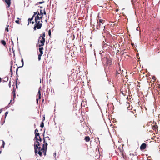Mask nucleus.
I'll return each mask as SVG.
<instances>
[{"instance_id":"7c9ffc66","label":"nucleus","mask_w":160,"mask_h":160,"mask_svg":"<svg viewBox=\"0 0 160 160\" xmlns=\"http://www.w3.org/2000/svg\"><path fill=\"white\" fill-rule=\"evenodd\" d=\"M8 111H7L6 112H5V119L7 116V115L8 114Z\"/></svg>"},{"instance_id":"0e129e2a","label":"nucleus","mask_w":160,"mask_h":160,"mask_svg":"<svg viewBox=\"0 0 160 160\" xmlns=\"http://www.w3.org/2000/svg\"><path fill=\"white\" fill-rule=\"evenodd\" d=\"M45 22H47V19L45 20Z\"/></svg>"},{"instance_id":"72a5a7b5","label":"nucleus","mask_w":160,"mask_h":160,"mask_svg":"<svg viewBox=\"0 0 160 160\" xmlns=\"http://www.w3.org/2000/svg\"><path fill=\"white\" fill-rule=\"evenodd\" d=\"M40 13H39V15H41L42 14V10L41 9H40Z\"/></svg>"},{"instance_id":"6e6552de","label":"nucleus","mask_w":160,"mask_h":160,"mask_svg":"<svg viewBox=\"0 0 160 160\" xmlns=\"http://www.w3.org/2000/svg\"><path fill=\"white\" fill-rule=\"evenodd\" d=\"M45 117H43V120L42 121V122L41 123V124H40V127L42 128H43L44 126V122H43V121L45 120Z\"/></svg>"},{"instance_id":"603ef678","label":"nucleus","mask_w":160,"mask_h":160,"mask_svg":"<svg viewBox=\"0 0 160 160\" xmlns=\"http://www.w3.org/2000/svg\"><path fill=\"white\" fill-rule=\"evenodd\" d=\"M41 98V95H39L38 99H40Z\"/></svg>"},{"instance_id":"412c9836","label":"nucleus","mask_w":160,"mask_h":160,"mask_svg":"<svg viewBox=\"0 0 160 160\" xmlns=\"http://www.w3.org/2000/svg\"><path fill=\"white\" fill-rule=\"evenodd\" d=\"M44 2H45L44 1L40 2H39L38 3H37L35 5H38L39 4H42V3H44Z\"/></svg>"},{"instance_id":"a211bd4d","label":"nucleus","mask_w":160,"mask_h":160,"mask_svg":"<svg viewBox=\"0 0 160 160\" xmlns=\"http://www.w3.org/2000/svg\"><path fill=\"white\" fill-rule=\"evenodd\" d=\"M5 80H3V82H7L8 80V77H6L4 78Z\"/></svg>"},{"instance_id":"0eeeda50","label":"nucleus","mask_w":160,"mask_h":160,"mask_svg":"<svg viewBox=\"0 0 160 160\" xmlns=\"http://www.w3.org/2000/svg\"><path fill=\"white\" fill-rule=\"evenodd\" d=\"M42 16L39 17V16H36L35 18V21H38V20L42 19Z\"/></svg>"},{"instance_id":"58836bf2","label":"nucleus","mask_w":160,"mask_h":160,"mask_svg":"<svg viewBox=\"0 0 160 160\" xmlns=\"http://www.w3.org/2000/svg\"><path fill=\"white\" fill-rule=\"evenodd\" d=\"M38 94H39V95H41V92H40V89L39 90H38Z\"/></svg>"},{"instance_id":"6e6d98bb","label":"nucleus","mask_w":160,"mask_h":160,"mask_svg":"<svg viewBox=\"0 0 160 160\" xmlns=\"http://www.w3.org/2000/svg\"><path fill=\"white\" fill-rule=\"evenodd\" d=\"M35 15H34V14L33 15V16H32V18L33 19V18L35 16Z\"/></svg>"},{"instance_id":"423d86ee","label":"nucleus","mask_w":160,"mask_h":160,"mask_svg":"<svg viewBox=\"0 0 160 160\" xmlns=\"http://www.w3.org/2000/svg\"><path fill=\"white\" fill-rule=\"evenodd\" d=\"M5 2L8 5L7 7L8 8L9 7L11 3V0H5Z\"/></svg>"},{"instance_id":"2f4dec72","label":"nucleus","mask_w":160,"mask_h":160,"mask_svg":"<svg viewBox=\"0 0 160 160\" xmlns=\"http://www.w3.org/2000/svg\"><path fill=\"white\" fill-rule=\"evenodd\" d=\"M46 15V13L45 10V8H44L43 10V12H42V15Z\"/></svg>"},{"instance_id":"9b49d317","label":"nucleus","mask_w":160,"mask_h":160,"mask_svg":"<svg viewBox=\"0 0 160 160\" xmlns=\"http://www.w3.org/2000/svg\"><path fill=\"white\" fill-rule=\"evenodd\" d=\"M39 51L40 52V53H42L43 54V47H39Z\"/></svg>"},{"instance_id":"a19ab883","label":"nucleus","mask_w":160,"mask_h":160,"mask_svg":"<svg viewBox=\"0 0 160 160\" xmlns=\"http://www.w3.org/2000/svg\"><path fill=\"white\" fill-rule=\"evenodd\" d=\"M45 129H44V131L42 134V136H43V137H44V134H45Z\"/></svg>"},{"instance_id":"338daca9","label":"nucleus","mask_w":160,"mask_h":160,"mask_svg":"<svg viewBox=\"0 0 160 160\" xmlns=\"http://www.w3.org/2000/svg\"><path fill=\"white\" fill-rule=\"evenodd\" d=\"M134 116H135V117H137V114H135Z\"/></svg>"},{"instance_id":"b1692460","label":"nucleus","mask_w":160,"mask_h":160,"mask_svg":"<svg viewBox=\"0 0 160 160\" xmlns=\"http://www.w3.org/2000/svg\"><path fill=\"white\" fill-rule=\"evenodd\" d=\"M35 133V136H36V137H39L40 136V134L38 132H36V133Z\"/></svg>"},{"instance_id":"1a4fd4ad","label":"nucleus","mask_w":160,"mask_h":160,"mask_svg":"<svg viewBox=\"0 0 160 160\" xmlns=\"http://www.w3.org/2000/svg\"><path fill=\"white\" fill-rule=\"evenodd\" d=\"M36 145H37L38 146H40V144L38 141H36L34 142V147H35Z\"/></svg>"},{"instance_id":"69168bd1","label":"nucleus","mask_w":160,"mask_h":160,"mask_svg":"<svg viewBox=\"0 0 160 160\" xmlns=\"http://www.w3.org/2000/svg\"><path fill=\"white\" fill-rule=\"evenodd\" d=\"M116 11L117 12V11H118V9H117L116 10Z\"/></svg>"},{"instance_id":"2eb2a0df","label":"nucleus","mask_w":160,"mask_h":160,"mask_svg":"<svg viewBox=\"0 0 160 160\" xmlns=\"http://www.w3.org/2000/svg\"><path fill=\"white\" fill-rule=\"evenodd\" d=\"M104 21L103 20L100 19L99 21V27H100L101 25V23H102V24H103L102 22Z\"/></svg>"},{"instance_id":"c03bdc74","label":"nucleus","mask_w":160,"mask_h":160,"mask_svg":"<svg viewBox=\"0 0 160 160\" xmlns=\"http://www.w3.org/2000/svg\"><path fill=\"white\" fill-rule=\"evenodd\" d=\"M38 130L37 129H35V132H34V133H36V132H38Z\"/></svg>"},{"instance_id":"bb28decb","label":"nucleus","mask_w":160,"mask_h":160,"mask_svg":"<svg viewBox=\"0 0 160 160\" xmlns=\"http://www.w3.org/2000/svg\"><path fill=\"white\" fill-rule=\"evenodd\" d=\"M43 143H44V144L45 146H46V148H48V144L47 142L46 141L45 142H43Z\"/></svg>"},{"instance_id":"f03ea898","label":"nucleus","mask_w":160,"mask_h":160,"mask_svg":"<svg viewBox=\"0 0 160 160\" xmlns=\"http://www.w3.org/2000/svg\"><path fill=\"white\" fill-rule=\"evenodd\" d=\"M102 62L103 63L104 62V61H106V64L107 66L110 65L112 63V61L111 59L109 58H107V57H104L103 59H102Z\"/></svg>"},{"instance_id":"49530a36","label":"nucleus","mask_w":160,"mask_h":160,"mask_svg":"<svg viewBox=\"0 0 160 160\" xmlns=\"http://www.w3.org/2000/svg\"><path fill=\"white\" fill-rule=\"evenodd\" d=\"M45 149H44V148H41V149L40 150H41V151H43V150H44Z\"/></svg>"},{"instance_id":"aec40b11","label":"nucleus","mask_w":160,"mask_h":160,"mask_svg":"<svg viewBox=\"0 0 160 160\" xmlns=\"http://www.w3.org/2000/svg\"><path fill=\"white\" fill-rule=\"evenodd\" d=\"M21 62L22 63V66H19V67H23V66L24 65V61H23V59L22 58Z\"/></svg>"},{"instance_id":"f257e3e1","label":"nucleus","mask_w":160,"mask_h":160,"mask_svg":"<svg viewBox=\"0 0 160 160\" xmlns=\"http://www.w3.org/2000/svg\"><path fill=\"white\" fill-rule=\"evenodd\" d=\"M35 24L34 25L33 29L34 31L36 30V29H40L42 26V24L40 23V21H35Z\"/></svg>"},{"instance_id":"473e14b6","label":"nucleus","mask_w":160,"mask_h":160,"mask_svg":"<svg viewBox=\"0 0 160 160\" xmlns=\"http://www.w3.org/2000/svg\"><path fill=\"white\" fill-rule=\"evenodd\" d=\"M103 42L104 43L103 44V47H106L108 46V45H107V44L104 43V41Z\"/></svg>"},{"instance_id":"09e8293b","label":"nucleus","mask_w":160,"mask_h":160,"mask_svg":"<svg viewBox=\"0 0 160 160\" xmlns=\"http://www.w3.org/2000/svg\"><path fill=\"white\" fill-rule=\"evenodd\" d=\"M45 138V137H43V139H42V140L43 141V142H45V141H46Z\"/></svg>"},{"instance_id":"f3484780","label":"nucleus","mask_w":160,"mask_h":160,"mask_svg":"<svg viewBox=\"0 0 160 160\" xmlns=\"http://www.w3.org/2000/svg\"><path fill=\"white\" fill-rule=\"evenodd\" d=\"M13 91H12V92L13 93V94L14 99V98L16 97V93H15V89H14V87H13Z\"/></svg>"},{"instance_id":"bf43d9fd","label":"nucleus","mask_w":160,"mask_h":160,"mask_svg":"<svg viewBox=\"0 0 160 160\" xmlns=\"http://www.w3.org/2000/svg\"><path fill=\"white\" fill-rule=\"evenodd\" d=\"M36 101H37V104H38V99H37Z\"/></svg>"},{"instance_id":"5701e85b","label":"nucleus","mask_w":160,"mask_h":160,"mask_svg":"<svg viewBox=\"0 0 160 160\" xmlns=\"http://www.w3.org/2000/svg\"><path fill=\"white\" fill-rule=\"evenodd\" d=\"M33 20V19L32 18H29L28 19V25L29 24V23H30V22H31V21L32 20Z\"/></svg>"},{"instance_id":"9d476101","label":"nucleus","mask_w":160,"mask_h":160,"mask_svg":"<svg viewBox=\"0 0 160 160\" xmlns=\"http://www.w3.org/2000/svg\"><path fill=\"white\" fill-rule=\"evenodd\" d=\"M84 140L86 142H88L90 140V138L89 136H86L85 137Z\"/></svg>"},{"instance_id":"a18cd8bd","label":"nucleus","mask_w":160,"mask_h":160,"mask_svg":"<svg viewBox=\"0 0 160 160\" xmlns=\"http://www.w3.org/2000/svg\"><path fill=\"white\" fill-rule=\"evenodd\" d=\"M152 78L153 79V80H154L155 79V76H152Z\"/></svg>"},{"instance_id":"f8f14e48","label":"nucleus","mask_w":160,"mask_h":160,"mask_svg":"<svg viewBox=\"0 0 160 160\" xmlns=\"http://www.w3.org/2000/svg\"><path fill=\"white\" fill-rule=\"evenodd\" d=\"M16 74V83H15V84H16V87L17 88H18V85H17V80H18V72L17 73V74Z\"/></svg>"},{"instance_id":"37998d69","label":"nucleus","mask_w":160,"mask_h":160,"mask_svg":"<svg viewBox=\"0 0 160 160\" xmlns=\"http://www.w3.org/2000/svg\"><path fill=\"white\" fill-rule=\"evenodd\" d=\"M45 138H47V139H48L49 140H50V138L49 137H48V136H47V137H46Z\"/></svg>"},{"instance_id":"a878e982","label":"nucleus","mask_w":160,"mask_h":160,"mask_svg":"<svg viewBox=\"0 0 160 160\" xmlns=\"http://www.w3.org/2000/svg\"><path fill=\"white\" fill-rule=\"evenodd\" d=\"M7 27L6 28H5V31H7V32L9 31V29H8V27L9 26V25H8V24L7 25Z\"/></svg>"},{"instance_id":"774afa93","label":"nucleus","mask_w":160,"mask_h":160,"mask_svg":"<svg viewBox=\"0 0 160 160\" xmlns=\"http://www.w3.org/2000/svg\"><path fill=\"white\" fill-rule=\"evenodd\" d=\"M138 28H136V30H138Z\"/></svg>"},{"instance_id":"ea45409f","label":"nucleus","mask_w":160,"mask_h":160,"mask_svg":"<svg viewBox=\"0 0 160 160\" xmlns=\"http://www.w3.org/2000/svg\"><path fill=\"white\" fill-rule=\"evenodd\" d=\"M43 54L39 53L38 54V56L41 57V56Z\"/></svg>"},{"instance_id":"4be33fe9","label":"nucleus","mask_w":160,"mask_h":160,"mask_svg":"<svg viewBox=\"0 0 160 160\" xmlns=\"http://www.w3.org/2000/svg\"><path fill=\"white\" fill-rule=\"evenodd\" d=\"M34 15H37V16L39 15V12L38 10L36 12H34Z\"/></svg>"},{"instance_id":"5fc2aeb1","label":"nucleus","mask_w":160,"mask_h":160,"mask_svg":"<svg viewBox=\"0 0 160 160\" xmlns=\"http://www.w3.org/2000/svg\"><path fill=\"white\" fill-rule=\"evenodd\" d=\"M38 60L39 61H40V60H41V57H39L38 56Z\"/></svg>"},{"instance_id":"79ce46f5","label":"nucleus","mask_w":160,"mask_h":160,"mask_svg":"<svg viewBox=\"0 0 160 160\" xmlns=\"http://www.w3.org/2000/svg\"><path fill=\"white\" fill-rule=\"evenodd\" d=\"M9 86V87H10L11 86V81H10L8 84Z\"/></svg>"},{"instance_id":"e2e57ef3","label":"nucleus","mask_w":160,"mask_h":160,"mask_svg":"<svg viewBox=\"0 0 160 160\" xmlns=\"http://www.w3.org/2000/svg\"><path fill=\"white\" fill-rule=\"evenodd\" d=\"M1 80H2V78H1L0 77V82H1Z\"/></svg>"},{"instance_id":"6ab92c4d","label":"nucleus","mask_w":160,"mask_h":160,"mask_svg":"<svg viewBox=\"0 0 160 160\" xmlns=\"http://www.w3.org/2000/svg\"><path fill=\"white\" fill-rule=\"evenodd\" d=\"M38 154L40 156H42V152L41 150H39L38 152H37Z\"/></svg>"},{"instance_id":"680f3d73","label":"nucleus","mask_w":160,"mask_h":160,"mask_svg":"<svg viewBox=\"0 0 160 160\" xmlns=\"http://www.w3.org/2000/svg\"><path fill=\"white\" fill-rule=\"evenodd\" d=\"M12 50H13V53H14V56L15 55V54H14V51L13 48H12Z\"/></svg>"},{"instance_id":"c756f323","label":"nucleus","mask_w":160,"mask_h":160,"mask_svg":"<svg viewBox=\"0 0 160 160\" xmlns=\"http://www.w3.org/2000/svg\"><path fill=\"white\" fill-rule=\"evenodd\" d=\"M42 148H44V149L45 150L47 149V148H46V146H45L44 144H43Z\"/></svg>"},{"instance_id":"c9c22d12","label":"nucleus","mask_w":160,"mask_h":160,"mask_svg":"<svg viewBox=\"0 0 160 160\" xmlns=\"http://www.w3.org/2000/svg\"><path fill=\"white\" fill-rule=\"evenodd\" d=\"M15 22L17 23V24H19V21L18 20H16L15 21Z\"/></svg>"},{"instance_id":"e433bc0d","label":"nucleus","mask_w":160,"mask_h":160,"mask_svg":"<svg viewBox=\"0 0 160 160\" xmlns=\"http://www.w3.org/2000/svg\"><path fill=\"white\" fill-rule=\"evenodd\" d=\"M48 33V35L50 36L51 35V32L50 30H49Z\"/></svg>"},{"instance_id":"3c124183","label":"nucleus","mask_w":160,"mask_h":160,"mask_svg":"<svg viewBox=\"0 0 160 160\" xmlns=\"http://www.w3.org/2000/svg\"><path fill=\"white\" fill-rule=\"evenodd\" d=\"M30 22L32 24H33L34 23V21H31Z\"/></svg>"},{"instance_id":"ddd939ff","label":"nucleus","mask_w":160,"mask_h":160,"mask_svg":"<svg viewBox=\"0 0 160 160\" xmlns=\"http://www.w3.org/2000/svg\"><path fill=\"white\" fill-rule=\"evenodd\" d=\"M45 33L44 32V33H42V36H41V35H40V37H39V38H41V37L42 38V39H45Z\"/></svg>"},{"instance_id":"8fccbe9b","label":"nucleus","mask_w":160,"mask_h":160,"mask_svg":"<svg viewBox=\"0 0 160 160\" xmlns=\"http://www.w3.org/2000/svg\"><path fill=\"white\" fill-rule=\"evenodd\" d=\"M5 122V119L4 120V121H3V122H2V123H1V124L2 125Z\"/></svg>"},{"instance_id":"f704fd0d","label":"nucleus","mask_w":160,"mask_h":160,"mask_svg":"<svg viewBox=\"0 0 160 160\" xmlns=\"http://www.w3.org/2000/svg\"><path fill=\"white\" fill-rule=\"evenodd\" d=\"M38 141L41 142L42 141V139L40 136H39V138H38Z\"/></svg>"},{"instance_id":"4c0bfd02","label":"nucleus","mask_w":160,"mask_h":160,"mask_svg":"<svg viewBox=\"0 0 160 160\" xmlns=\"http://www.w3.org/2000/svg\"><path fill=\"white\" fill-rule=\"evenodd\" d=\"M20 68V67H17V68L16 70V74H17V73L18 72V68Z\"/></svg>"},{"instance_id":"052dcab7","label":"nucleus","mask_w":160,"mask_h":160,"mask_svg":"<svg viewBox=\"0 0 160 160\" xmlns=\"http://www.w3.org/2000/svg\"><path fill=\"white\" fill-rule=\"evenodd\" d=\"M56 153H55L54 154V157H55V156H56Z\"/></svg>"},{"instance_id":"7ed1b4c3","label":"nucleus","mask_w":160,"mask_h":160,"mask_svg":"<svg viewBox=\"0 0 160 160\" xmlns=\"http://www.w3.org/2000/svg\"><path fill=\"white\" fill-rule=\"evenodd\" d=\"M40 38L38 39V42H40L41 44H39L38 46L40 47L41 46H43L44 44V43L45 41V39H42V40H40Z\"/></svg>"},{"instance_id":"dca6fc26","label":"nucleus","mask_w":160,"mask_h":160,"mask_svg":"<svg viewBox=\"0 0 160 160\" xmlns=\"http://www.w3.org/2000/svg\"><path fill=\"white\" fill-rule=\"evenodd\" d=\"M1 44L3 45L4 46H5L6 45V43L5 40H2L1 41Z\"/></svg>"},{"instance_id":"4468645a","label":"nucleus","mask_w":160,"mask_h":160,"mask_svg":"<svg viewBox=\"0 0 160 160\" xmlns=\"http://www.w3.org/2000/svg\"><path fill=\"white\" fill-rule=\"evenodd\" d=\"M12 64H11V66H10V72H11V77H12V75L13 74L12 70Z\"/></svg>"},{"instance_id":"c85d7f7f","label":"nucleus","mask_w":160,"mask_h":160,"mask_svg":"<svg viewBox=\"0 0 160 160\" xmlns=\"http://www.w3.org/2000/svg\"><path fill=\"white\" fill-rule=\"evenodd\" d=\"M47 149H45L44 150H43V152L44 153V154L45 156L46 154V151H47Z\"/></svg>"},{"instance_id":"4d7b16f0","label":"nucleus","mask_w":160,"mask_h":160,"mask_svg":"<svg viewBox=\"0 0 160 160\" xmlns=\"http://www.w3.org/2000/svg\"><path fill=\"white\" fill-rule=\"evenodd\" d=\"M11 42H12V45H14L13 42V41L12 39H11Z\"/></svg>"},{"instance_id":"cd10ccee","label":"nucleus","mask_w":160,"mask_h":160,"mask_svg":"<svg viewBox=\"0 0 160 160\" xmlns=\"http://www.w3.org/2000/svg\"><path fill=\"white\" fill-rule=\"evenodd\" d=\"M33 140H36V141H38V137L35 136V137L34 138Z\"/></svg>"},{"instance_id":"864d4df0","label":"nucleus","mask_w":160,"mask_h":160,"mask_svg":"<svg viewBox=\"0 0 160 160\" xmlns=\"http://www.w3.org/2000/svg\"><path fill=\"white\" fill-rule=\"evenodd\" d=\"M2 109H0V114L1 113V112H2Z\"/></svg>"},{"instance_id":"39448f33","label":"nucleus","mask_w":160,"mask_h":160,"mask_svg":"<svg viewBox=\"0 0 160 160\" xmlns=\"http://www.w3.org/2000/svg\"><path fill=\"white\" fill-rule=\"evenodd\" d=\"M147 147V144L145 143H143L140 146V149L142 150L145 149Z\"/></svg>"},{"instance_id":"13d9d810","label":"nucleus","mask_w":160,"mask_h":160,"mask_svg":"<svg viewBox=\"0 0 160 160\" xmlns=\"http://www.w3.org/2000/svg\"><path fill=\"white\" fill-rule=\"evenodd\" d=\"M38 7H39L40 8H43V7L42 6H38Z\"/></svg>"},{"instance_id":"de8ad7c7","label":"nucleus","mask_w":160,"mask_h":160,"mask_svg":"<svg viewBox=\"0 0 160 160\" xmlns=\"http://www.w3.org/2000/svg\"><path fill=\"white\" fill-rule=\"evenodd\" d=\"M116 74L117 75L118 74H120V72H119L118 71H117L116 72Z\"/></svg>"},{"instance_id":"393cba45","label":"nucleus","mask_w":160,"mask_h":160,"mask_svg":"<svg viewBox=\"0 0 160 160\" xmlns=\"http://www.w3.org/2000/svg\"><path fill=\"white\" fill-rule=\"evenodd\" d=\"M5 145V143L4 141L2 140V144L1 147V148H4V146Z\"/></svg>"},{"instance_id":"20e7f679","label":"nucleus","mask_w":160,"mask_h":160,"mask_svg":"<svg viewBox=\"0 0 160 160\" xmlns=\"http://www.w3.org/2000/svg\"><path fill=\"white\" fill-rule=\"evenodd\" d=\"M41 148V147L40 146H38L37 145H36L35 147H34V152L35 155H37L38 154L37 152L38 151V149L39 150H40Z\"/></svg>"}]
</instances>
